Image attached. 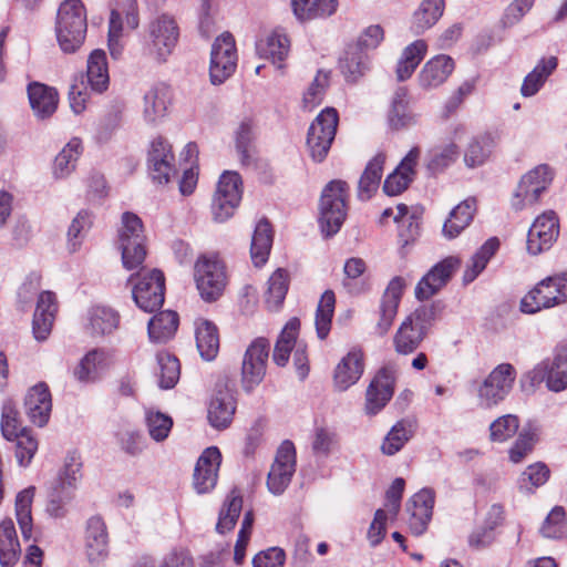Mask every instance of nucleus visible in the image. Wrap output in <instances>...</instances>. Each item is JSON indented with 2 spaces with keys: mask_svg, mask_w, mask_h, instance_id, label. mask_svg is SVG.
Returning <instances> with one entry per match:
<instances>
[{
  "mask_svg": "<svg viewBox=\"0 0 567 567\" xmlns=\"http://www.w3.org/2000/svg\"><path fill=\"white\" fill-rule=\"evenodd\" d=\"M87 30L86 10L81 0H64L55 18V34L61 50L74 53L85 40Z\"/></svg>",
  "mask_w": 567,
  "mask_h": 567,
  "instance_id": "1",
  "label": "nucleus"
},
{
  "mask_svg": "<svg viewBox=\"0 0 567 567\" xmlns=\"http://www.w3.org/2000/svg\"><path fill=\"white\" fill-rule=\"evenodd\" d=\"M405 288V281L402 277H394L388 285L380 306V319L375 331L379 336H384L390 330L396 316L399 303Z\"/></svg>",
  "mask_w": 567,
  "mask_h": 567,
  "instance_id": "27",
  "label": "nucleus"
},
{
  "mask_svg": "<svg viewBox=\"0 0 567 567\" xmlns=\"http://www.w3.org/2000/svg\"><path fill=\"white\" fill-rule=\"evenodd\" d=\"M338 0H292L295 16L299 20L327 18L336 12Z\"/></svg>",
  "mask_w": 567,
  "mask_h": 567,
  "instance_id": "49",
  "label": "nucleus"
},
{
  "mask_svg": "<svg viewBox=\"0 0 567 567\" xmlns=\"http://www.w3.org/2000/svg\"><path fill=\"white\" fill-rule=\"evenodd\" d=\"M394 383L393 371L384 368L377 373L365 393V412L368 414L375 415L386 405L393 395Z\"/></svg>",
  "mask_w": 567,
  "mask_h": 567,
  "instance_id": "22",
  "label": "nucleus"
},
{
  "mask_svg": "<svg viewBox=\"0 0 567 567\" xmlns=\"http://www.w3.org/2000/svg\"><path fill=\"white\" fill-rule=\"evenodd\" d=\"M243 181L235 171H225L217 183L213 197L212 214L215 221L224 223L229 219L240 204Z\"/></svg>",
  "mask_w": 567,
  "mask_h": 567,
  "instance_id": "8",
  "label": "nucleus"
},
{
  "mask_svg": "<svg viewBox=\"0 0 567 567\" xmlns=\"http://www.w3.org/2000/svg\"><path fill=\"white\" fill-rule=\"evenodd\" d=\"M427 44L424 40H415L405 47L395 66V76L399 82L409 80L425 58Z\"/></svg>",
  "mask_w": 567,
  "mask_h": 567,
  "instance_id": "39",
  "label": "nucleus"
},
{
  "mask_svg": "<svg viewBox=\"0 0 567 567\" xmlns=\"http://www.w3.org/2000/svg\"><path fill=\"white\" fill-rule=\"evenodd\" d=\"M256 51L260 58L270 60L278 69H282V62L290 51V40L281 29H275L257 41Z\"/></svg>",
  "mask_w": 567,
  "mask_h": 567,
  "instance_id": "30",
  "label": "nucleus"
},
{
  "mask_svg": "<svg viewBox=\"0 0 567 567\" xmlns=\"http://www.w3.org/2000/svg\"><path fill=\"white\" fill-rule=\"evenodd\" d=\"M300 321L297 318L290 319L284 327L274 349L272 359L279 367L286 365L290 352L296 343Z\"/></svg>",
  "mask_w": 567,
  "mask_h": 567,
  "instance_id": "52",
  "label": "nucleus"
},
{
  "mask_svg": "<svg viewBox=\"0 0 567 567\" xmlns=\"http://www.w3.org/2000/svg\"><path fill=\"white\" fill-rule=\"evenodd\" d=\"M34 496V487L30 486L19 492L16 497V517L21 534L25 540L32 537L31 506Z\"/></svg>",
  "mask_w": 567,
  "mask_h": 567,
  "instance_id": "55",
  "label": "nucleus"
},
{
  "mask_svg": "<svg viewBox=\"0 0 567 567\" xmlns=\"http://www.w3.org/2000/svg\"><path fill=\"white\" fill-rule=\"evenodd\" d=\"M148 53L156 61L164 62L172 54L179 39V28L175 18L162 13L148 23Z\"/></svg>",
  "mask_w": 567,
  "mask_h": 567,
  "instance_id": "11",
  "label": "nucleus"
},
{
  "mask_svg": "<svg viewBox=\"0 0 567 567\" xmlns=\"http://www.w3.org/2000/svg\"><path fill=\"white\" fill-rule=\"evenodd\" d=\"M178 315L172 310L161 311L152 317L147 324L148 337L152 342L165 343L172 339L178 328Z\"/></svg>",
  "mask_w": 567,
  "mask_h": 567,
  "instance_id": "43",
  "label": "nucleus"
},
{
  "mask_svg": "<svg viewBox=\"0 0 567 567\" xmlns=\"http://www.w3.org/2000/svg\"><path fill=\"white\" fill-rule=\"evenodd\" d=\"M498 248L499 240L496 237L487 239L471 258L463 275L464 282L468 284L475 280L476 277L486 268V265L496 254Z\"/></svg>",
  "mask_w": 567,
  "mask_h": 567,
  "instance_id": "50",
  "label": "nucleus"
},
{
  "mask_svg": "<svg viewBox=\"0 0 567 567\" xmlns=\"http://www.w3.org/2000/svg\"><path fill=\"white\" fill-rule=\"evenodd\" d=\"M540 532L546 538H564L567 537V522L565 519V511L560 506L554 507L547 515Z\"/></svg>",
  "mask_w": 567,
  "mask_h": 567,
  "instance_id": "63",
  "label": "nucleus"
},
{
  "mask_svg": "<svg viewBox=\"0 0 567 567\" xmlns=\"http://www.w3.org/2000/svg\"><path fill=\"white\" fill-rule=\"evenodd\" d=\"M567 302V271L548 276L540 280L520 300V310L536 313Z\"/></svg>",
  "mask_w": 567,
  "mask_h": 567,
  "instance_id": "3",
  "label": "nucleus"
},
{
  "mask_svg": "<svg viewBox=\"0 0 567 567\" xmlns=\"http://www.w3.org/2000/svg\"><path fill=\"white\" fill-rule=\"evenodd\" d=\"M413 436L411 422L406 420L398 421L385 435L382 444L381 452L384 455L392 456L400 452L403 446Z\"/></svg>",
  "mask_w": 567,
  "mask_h": 567,
  "instance_id": "54",
  "label": "nucleus"
},
{
  "mask_svg": "<svg viewBox=\"0 0 567 567\" xmlns=\"http://www.w3.org/2000/svg\"><path fill=\"white\" fill-rule=\"evenodd\" d=\"M145 240L141 218L133 213H124L118 241L125 269L133 270L142 266L146 257Z\"/></svg>",
  "mask_w": 567,
  "mask_h": 567,
  "instance_id": "5",
  "label": "nucleus"
},
{
  "mask_svg": "<svg viewBox=\"0 0 567 567\" xmlns=\"http://www.w3.org/2000/svg\"><path fill=\"white\" fill-rule=\"evenodd\" d=\"M559 235L558 217L554 212L539 215L527 234V250L532 255H538L548 250Z\"/></svg>",
  "mask_w": 567,
  "mask_h": 567,
  "instance_id": "18",
  "label": "nucleus"
},
{
  "mask_svg": "<svg viewBox=\"0 0 567 567\" xmlns=\"http://www.w3.org/2000/svg\"><path fill=\"white\" fill-rule=\"evenodd\" d=\"M236 406L234 391L226 385L217 386L208 405L209 424L217 430L227 429L233 421Z\"/></svg>",
  "mask_w": 567,
  "mask_h": 567,
  "instance_id": "23",
  "label": "nucleus"
},
{
  "mask_svg": "<svg viewBox=\"0 0 567 567\" xmlns=\"http://www.w3.org/2000/svg\"><path fill=\"white\" fill-rule=\"evenodd\" d=\"M24 409L33 424L42 427L48 423L52 410V399L45 383H38L28 391Z\"/></svg>",
  "mask_w": 567,
  "mask_h": 567,
  "instance_id": "28",
  "label": "nucleus"
},
{
  "mask_svg": "<svg viewBox=\"0 0 567 567\" xmlns=\"http://www.w3.org/2000/svg\"><path fill=\"white\" fill-rule=\"evenodd\" d=\"M421 150L412 147L403 157L398 167L384 181L383 190L389 196H396L404 192L415 177V167L419 163Z\"/></svg>",
  "mask_w": 567,
  "mask_h": 567,
  "instance_id": "26",
  "label": "nucleus"
},
{
  "mask_svg": "<svg viewBox=\"0 0 567 567\" xmlns=\"http://www.w3.org/2000/svg\"><path fill=\"white\" fill-rule=\"evenodd\" d=\"M329 84V74L319 71L302 97L303 109L311 111L323 101Z\"/></svg>",
  "mask_w": 567,
  "mask_h": 567,
  "instance_id": "64",
  "label": "nucleus"
},
{
  "mask_svg": "<svg viewBox=\"0 0 567 567\" xmlns=\"http://www.w3.org/2000/svg\"><path fill=\"white\" fill-rule=\"evenodd\" d=\"M458 260L447 257L434 265L415 287V297L419 300H427L434 296L451 279Z\"/></svg>",
  "mask_w": 567,
  "mask_h": 567,
  "instance_id": "21",
  "label": "nucleus"
},
{
  "mask_svg": "<svg viewBox=\"0 0 567 567\" xmlns=\"http://www.w3.org/2000/svg\"><path fill=\"white\" fill-rule=\"evenodd\" d=\"M517 371L511 363L496 365L476 388L478 405L493 408L504 401L512 391Z\"/></svg>",
  "mask_w": 567,
  "mask_h": 567,
  "instance_id": "6",
  "label": "nucleus"
},
{
  "mask_svg": "<svg viewBox=\"0 0 567 567\" xmlns=\"http://www.w3.org/2000/svg\"><path fill=\"white\" fill-rule=\"evenodd\" d=\"M443 10L444 0H423L412 16V32L419 35L432 28L442 17Z\"/></svg>",
  "mask_w": 567,
  "mask_h": 567,
  "instance_id": "47",
  "label": "nucleus"
},
{
  "mask_svg": "<svg viewBox=\"0 0 567 567\" xmlns=\"http://www.w3.org/2000/svg\"><path fill=\"white\" fill-rule=\"evenodd\" d=\"M30 106L39 118L50 117L58 107L59 95L55 89L33 82L28 86Z\"/></svg>",
  "mask_w": 567,
  "mask_h": 567,
  "instance_id": "34",
  "label": "nucleus"
},
{
  "mask_svg": "<svg viewBox=\"0 0 567 567\" xmlns=\"http://www.w3.org/2000/svg\"><path fill=\"white\" fill-rule=\"evenodd\" d=\"M81 468L82 462L80 455L75 452L68 454L63 468L59 475V482L56 486L62 489L72 492L82 477Z\"/></svg>",
  "mask_w": 567,
  "mask_h": 567,
  "instance_id": "60",
  "label": "nucleus"
},
{
  "mask_svg": "<svg viewBox=\"0 0 567 567\" xmlns=\"http://www.w3.org/2000/svg\"><path fill=\"white\" fill-rule=\"evenodd\" d=\"M109 365V353L103 349H93L81 359L73 374L81 383H92L100 379Z\"/></svg>",
  "mask_w": 567,
  "mask_h": 567,
  "instance_id": "33",
  "label": "nucleus"
},
{
  "mask_svg": "<svg viewBox=\"0 0 567 567\" xmlns=\"http://www.w3.org/2000/svg\"><path fill=\"white\" fill-rule=\"evenodd\" d=\"M434 506V493L430 488H423L414 494L406 503L409 514V528L412 534L422 535L432 517Z\"/></svg>",
  "mask_w": 567,
  "mask_h": 567,
  "instance_id": "24",
  "label": "nucleus"
},
{
  "mask_svg": "<svg viewBox=\"0 0 567 567\" xmlns=\"http://www.w3.org/2000/svg\"><path fill=\"white\" fill-rule=\"evenodd\" d=\"M296 471V450L290 441H285L277 451L267 477V486L274 495L282 494Z\"/></svg>",
  "mask_w": 567,
  "mask_h": 567,
  "instance_id": "16",
  "label": "nucleus"
},
{
  "mask_svg": "<svg viewBox=\"0 0 567 567\" xmlns=\"http://www.w3.org/2000/svg\"><path fill=\"white\" fill-rule=\"evenodd\" d=\"M238 54L235 38L224 32L212 44L209 60V81L213 85L226 82L236 71Z\"/></svg>",
  "mask_w": 567,
  "mask_h": 567,
  "instance_id": "9",
  "label": "nucleus"
},
{
  "mask_svg": "<svg viewBox=\"0 0 567 567\" xmlns=\"http://www.w3.org/2000/svg\"><path fill=\"white\" fill-rule=\"evenodd\" d=\"M465 135L466 127L463 124H457L453 127L447 141L434 145L427 151L425 166L431 174H440L456 162L460 155L456 142Z\"/></svg>",
  "mask_w": 567,
  "mask_h": 567,
  "instance_id": "17",
  "label": "nucleus"
},
{
  "mask_svg": "<svg viewBox=\"0 0 567 567\" xmlns=\"http://www.w3.org/2000/svg\"><path fill=\"white\" fill-rule=\"evenodd\" d=\"M272 246V230L266 219L257 223L250 245V258L256 267H261L268 260Z\"/></svg>",
  "mask_w": 567,
  "mask_h": 567,
  "instance_id": "45",
  "label": "nucleus"
},
{
  "mask_svg": "<svg viewBox=\"0 0 567 567\" xmlns=\"http://www.w3.org/2000/svg\"><path fill=\"white\" fill-rule=\"evenodd\" d=\"M58 303L51 291L40 293L33 316V334L37 340H45L51 332Z\"/></svg>",
  "mask_w": 567,
  "mask_h": 567,
  "instance_id": "31",
  "label": "nucleus"
},
{
  "mask_svg": "<svg viewBox=\"0 0 567 567\" xmlns=\"http://www.w3.org/2000/svg\"><path fill=\"white\" fill-rule=\"evenodd\" d=\"M554 173L546 164H540L528 171L519 181L512 205L520 210L535 205L539 196L547 190L553 182Z\"/></svg>",
  "mask_w": 567,
  "mask_h": 567,
  "instance_id": "12",
  "label": "nucleus"
},
{
  "mask_svg": "<svg viewBox=\"0 0 567 567\" xmlns=\"http://www.w3.org/2000/svg\"><path fill=\"white\" fill-rule=\"evenodd\" d=\"M21 556V547L12 519L0 523V566L14 567Z\"/></svg>",
  "mask_w": 567,
  "mask_h": 567,
  "instance_id": "38",
  "label": "nucleus"
},
{
  "mask_svg": "<svg viewBox=\"0 0 567 567\" xmlns=\"http://www.w3.org/2000/svg\"><path fill=\"white\" fill-rule=\"evenodd\" d=\"M476 210V202L467 198L456 205L450 213L443 225V236L454 239L471 224Z\"/></svg>",
  "mask_w": 567,
  "mask_h": 567,
  "instance_id": "37",
  "label": "nucleus"
},
{
  "mask_svg": "<svg viewBox=\"0 0 567 567\" xmlns=\"http://www.w3.org/2000/svg\"><path fill=\"white\" fill-rule=\"evenodd\" d=\"M558 60L556 56L550 55L542 58L535 68L525 76L520 87L522 95L525 97L535 95L556 70Z\"/></svg>",
  "mask_w": 567,
  "mask_h": 567,
  "instance_id": "42",
  "label": "nucleus"
},
{
  "mask_svg": "<svg viewBox=\"0 0 567 567\" xmlns=\"http://www.w3.org/2000/svg\"><path fill=\"white\" fill-rule=\"evenodd\" d=\"M87 329L92 336L113 333L120 324V313L109 307L95 306L87 312Z\"/></svg>",
  "mask_w": 567,
  "mask_h": 567,
  "instance_id": "44",
  "label": "nucleus"
},
{
  "mask_svg": "<svg viewBox=\"0 0 567 567\" xmlns=\"http://www.w3.org/2000/svg\"><path fill=\"white\" fill-rule=\"evenodd\" d=\"M532 383L546 381L549 390L560 392L567 388V344L555 348L553 358L538 363L529 373Z\"/></svg>",
  "mask_w": 567,
  "mask_h": 567,
  "instance_id": "13",
  "label": "nucleus"
},
{
  "mask_svg": "<svg viewBox=\"0 0 567 567\" xmlns=\"http://www.w3.org/2000/svg\"><path fill=\"white\" fill-rule=\"evenodd\" d=\"M85 549L87 559L93 565H100L109 556L106 526L100 516H93L87 520Z\"/></svg>",
  "mask_w": 567,
  "mask_h": 567,
  "instance_id": "29",
  "label": "nucleus"
},
{
  "mask_svg": "<svg viewBox=\"0 0 567 567\" xmlns=\"http://www.w3.org/2000/svg\"><path fill=\"white\" fill-rule=\"evenodd\" d=\"M495 146L494 136L491 133H482L471 138L464 150V164L468 168L483 165L492 154Z\"/></svg>",
  "mask_w": 567,
  "mask_h": 567,
  "instance_id": "46",
  "label": "nucleus"
},
{
  "mask_svg": "<svg viewBox=\"0 0 567 567\" xmlns=\"http://www.w3.org/2000/svg\"><path fill=\"white\" fill-rule=\"evenodd\" d=\"M389 125L393 130H402L416 123V115L410 109L409 91L399 86L391 99L388 114Z\"/></svg>",
  "mask_w": 567,
  "mask_h": 567,
  "instance_id": "35",
  "label": "nucleus"
},
{
  "mask_svg": "<svg viewBox=\"0 0 567 567\" xmlns=\"http://www.w3.org/2000/svg\"><path fill=\"white\" fill-rule=\"evenodd\" d=\"M86 79L92 92L102 94L109 89L110 74L106 54L96 49L91 52L86 62Z\"/></svg>",
  "mask_w": 567,
  "mask_h": 567,
  "instance_id": "36",
  "label": "nucleus"
},
{
  "mask_svg": "<svg viewBox=\"0 0 567 567\" xmlns=\"http://www.w3.org/2000/svg\"><path fill=\"white\" fill-rule=\"evenodd\" d=\"M158 372V385L162 389H172L179 380L181 365L176 357L168 352H158L156 355Z\"/></svg>",
  "mask_w": 567,
  "mask_h": 567,
  "instance_id": "59",
  "label": "nucleus"
},
{
  "mask_svg": "<svg viewBox=\"0 0 567 567\" xmlns=\"http://www.w3.org/2000/svg\"><path fill=\"white\" fill-rule=\"evenodd\" d=\"M82 151V143L79 138H72L55 156L52 173L54 178L68 177L74 169L76 161Z\"/></svg>",
  "mask_w": 567,
  "mask_h": 567,
  "instance_id": "51",
  "label": "nucleus"
},
{
  "mask_svg": "<svg viewBox=\"0 0 567 567\" xmlns=\"http://www.w3.org/2000/svg\"><path fill=\"white\" fill-rule=\"evenodd\" d=\"M145 422L150 436L156 441H164L173 426V420L167 414L158 411L148 410L145 413Z\"/></svg>",
  "mask_w": 567,
  "mask_h": 567,
  "instance_id": "62",
  "label": "nucleus"
},
{
  "mask_svg": "<svg viewBox=\"0 0 567 567\" xmlns=\"http://www.w3.org/2000/svg\"><path fill=\"white\" fill-rule=\"evenodd\" d=\"M167 87L163 84L152 86L143 97V118L150 125L161 121L167 110Z\"/></svg>",
  "mask_w": 567,
  "mask_h": 567,
  "instance_id": "41",
  "label": "nucleus"
},
{
  "mask_svg": "<svg viewBox=\"0 0 567 567\" xmlns=\"http://www.w3.org/2000/svg\"><path fill=\"white\" fill-rule=\"evenodd\" d=\"M432 315L431 310L421 307L403 320L393 337L396 353L411 354L421 346L431 328Z\"/></svg>",
  "mask_w": 567,
  "mask_h": 567,
  "instance_id": "7",
  "label": "nucleus"
},
{
  "mask_svg": "<svg viewBox=\"0 0 567 567\" xmlns=\"http://www.w3.org/2000/svg\"><path fill=\"white\" fill-rule=\"evenodd\" d=\"M363 353L353 349L339 362L334 370V385L340 391H346L355 384L363 373Z\"/></svg>",
  "mask_w": 567,
  "mask_h": 567,
  "instance_id": "32",
  "label": "nucleus"
},
{
  "mask_svg": "<svg viewBox=\"0 0 567 567\" xmlns=\"http://www.w3.org/2000/svg\"><path fill=\"white\" fill-rule=\"evenodd\" d=\"M349 186L346 182L333 179L321 192L318 223L324 237L334 236L347 217Z\"/></svg>",
  "mask_w": 567,
  "mask_h": 567,
  "instance_id": "2",
  "label": "nucleus"
},
{
  "mask_svg": "<svg viewBox=\"0 0 567 567\" xmlns=\"http://www.w3.org/2000/svg\"><path fill=\"white\" fill-rule=\"evenodd\" d=\"M92 225V218L87 210H81L73 218L68 230V249L75 252L81 247L85 233Z\"/></svg>",
  "mask_w": 567,
  "mask_h": 567,
  "instance_id": "61",
  "label": "nucleus"
},
{
  "mask_svg": "<svg viewBox=\"0 0 567 567\" xmlns=\"http://www.w3.org/2000/svg\"><path fill=\"white\" fill-rule=\"evenodd\" d=\"M385 155L378 153L365 166L360 177L358 186V196L362 200H368L377 192L383 173Z\"/></svg>",
  "mask_w": 567,
  "mask_h": 567,
  "instance_id": "48",
  "label": "nucleus"
},
{
  "mask_svg": "<svg viewBox=\"0 0 567 567\" xmlns=\"http://www.w3.org/2000/svg\"><path fill=\"white\" fill-rule=\"evenodd\" d=\"M135 305L145 312L158 310L165 299V277L158 269L142 268L128 278Z\"/></svg>",
  "mask_w": 567,
  "mask_h": 567,
  "instance_id": "4",
  "label": "nucleus"
},
{
  "mask_svg": "<svg viewBox=\"0 0 567 567\" xmlns=\"http://www.w3.org/2000/svg\"><path fill=\"white\" fill-rule=\"evenodd\" d=\"M270 343L256 338L247 348L241 363V383L246 392L252 391L265 378Z\"/></svg>",
  "mask_w": 567,
  "mask_h": 567,
  "instance_id": "14",
  "label": "nucleus"
},
{
  "mask_svg": "<svg viewBox=\"0 0 567 567\" xmlns=\"http://www.w3.org/2000/svg\"><path fill=\"white\" fill-rule=\"evenodd\" d=\"M336 297L333 291L327 290L322 293L316 311V331L319 339L328 337L331 329V320L334 312Z\"/></svg>",
  "mask_w": 567,
  "mask_h": 567,
  "instance_id": "57",
  "label": "nucleus"
},
{
  "mask_svg": "<svg viewBox=\"0 0 567 567\" xmlns=\"http://www.w3.org/2000/svg\"><path fill=\"white\" fill-rule=\"evenodd\" d=\"M243 508V498L239 494L233 491L226 498L220 512L218 522L216 524V530L219 534L230 532L240 515Z\"/></svg>",
  "mask_w": 567,
  "mask_h": 567,
  "instance_id": "58",
  "label": "nucleus"
},
{
  "mask_svg": "<svg viewBox=\"0 0 567 567\" xmlns=\"http://www.w3.org/2000/svg\"><path fill=\"white\" fill-rule=\"evenodd\" d=\"M455 68L454 60L446 54L430 59L417 74V85L423 91H432L446 82Z\"/></svg>",
  "mask_w": 567,
  "mask_h": 567,
  "instance_id": "25",
  "label": "nucleus"
},
{
  "mask_svg": "<svg viewBox=\"0 0 567 567\" xmlns=\"http://www.w3.org/2000/svg\"><path fill=\"white\" fill-rule=\"evenodd\" d=\"M195 280L204 300L218 299L226 287V272L223 262L206 257L199 258L195 265Z\"/></svg>",
  "mask_w": 567,
  "mask_h": 567,
  "instance_id": "15",
  "label": "nucleus"
},
{
  "mask_svg": "<svg viewBox=\"0 0 567 567\" xmlns=\"http://www.w3.org/2000/svg\"><path fill=\"white\" fill-rule=\"evenodd\" d=\"M195 326L196 346L200 357L206 361L214 360L219 351L217 327L206 319L196 320Z\"/></svg>",
  "mask_w": 567,
  "mask_h": 567,
  "instance_id": "40",
  "label": "nucleus"
},
{
  "mask_svg": "<svg viewBox=\"0 0 567 567\" xmlns=\"http://www.w3.org/2000/svg\"><path fill=\"white\" fill-rule=\"evenodd\" d=\"M338 113L332 107H327L311 123L307 135V148L311 158L322 162L331 147L338 126Z\"/></svg>",
  "mask_w": 567,
  "mask_h": 567,
  "instance_id": "10",
  "label": "nucleus"
},
{
  "mask_svg": "<svg viewBox=\"0 0 567 567\" xmlns=\"http://www.w3.org/2000/svg\"><path fill=\"white\" fill-rule=\"evenodd\" d=\"M370 61L364 51L349 48L340 61V70L348 82H357L369 70Z\"/></svg>",
  "mask_w": 567,
  "mask_h": 567,
  "instance_id": "53",
  "label": "nucleus"
},
{
  "mask_svg": "<svg viewBox=\"0 0 567 567\" xmlns=\"http://www.w3.org/2000/svg\"><path fill=\"white\" fill-rule=\"evenodd\" d=\"M221 454L215 446L207 447L197 460L193 485L198 494L210 492L217 484Z\"/></svg>",
  "mask_w": 567,
  "mask_h": 567,
  "instance_id": "20",
  "label": "nucleus"
},
{
  "mask_svg": "<svg viewBox=\"0 0 567 567\" xmlns=\"http://www.w3.org/2000/svg\"><path fill=\"white\" fill-rule=\"evenodd\" d=\"M174 154L172 146L163 136H156L151 141L147 153V166L153 181L166 184L175 172Z\"/></svg>",
  "mask_w": 567,
  "mask_h": 567,
  "instance_id": "19",
  "label": "nucleus"
},
{
  "mask_svg": "<svg viewBox=\"0 0 567 567\" xmlns=\"http://www.w3.org/2000/svg\"><path fill=\"white\" fill-rule=\"evenodd\" d=\"M289 287L288 272L285 269H277L268 280L266 291V305L271 311H277L282 305Z\"/></svg>",
  "mask_w": 567,
  "mask_h": 567,
  "instance_id": "56",
  "label": "nucleus"
}]
</instances>
